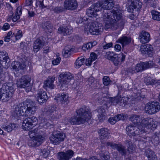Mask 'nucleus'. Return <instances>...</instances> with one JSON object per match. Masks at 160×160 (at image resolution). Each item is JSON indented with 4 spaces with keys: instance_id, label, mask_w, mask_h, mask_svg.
Returning a JSON list of instances; mask_svg holds the SVG:
<instances>
[{
    "instance_id": "40",
    "label": "nucleus",
    "mask_w": 160,
    "mask_h": 160,
    "mask_svg": "<svg viewBox=\"0 0 160 160\" xmlns=\"http://www.w3.org/2000/svg\"><path fill=\"white\" fill-rule=\"evenodd\" d=\"M86 13L88 17H92L96 15L97 12L91 6L87 9Z\"/></svg>"
},
{
    "instance_id": "25",
    "label": "nucleus",
    "mask_w": 160,
    "mask_h": 160,
    "mask_svg": "<svg viewBox=\"0 0 160 160\" xmlns=\"http://www.w3.org/2000/svg\"><path fill=\"white\" fill-rule=\"evenodd\" d=\"M60 80L63 81L64 82H66L69 83L71 80L73 78L72 75L69 72L62 73L60 75Z\"/></svg>"
},
{
    "instance_id": "27",
    "label": "nucleus",
    "mask_w": 160,
    "mask_h": 160,
    "mask_svg": "<svg viewBox=\"0 0 160 160\" xmlns=\"http://www.w3.org/2000/svg\"><path fill=\"white\" fill-rule=\"evenodd\" d=\"M108 131V130L107 128H104L101 129L98 131L102 143L103 142L102 141L103 139H107L109 138Z\"/></svg>"
},
{
    "instance_id": "57",
    "label": "nucleus",
    "mask_w": 160,
    "mask_h": 160,
    "mask_svg": "<svg viewBox=\"0 0 160 160\" xmlns=\"http://www.w3.org/2000/svg\"><path fill=\"white\" fill-rule=\"evenodd\" d=\"M116 116L118 119V121L120 120H124L126 118V115L124 114H119Z\"/></svg>"
},
{
    "instance_id": "23",
    "label": "nucleus",
    "mask_w": 160,
    "mask_h": 160,
    "mask_svg": "<svg viewBox=\"0 0 160 160\" xmlns=\"http://www.w3.org/2000/svg\"><path fill=\"white\" fill-rule=\"evenodd\" d=\"M142 5V2L140 0H132L131 3L129 7L130 9V11H129L132 12L134 9H139L141 8Z\"/></svg>"
},
{
    "instance_id": "19",
    "label": "nucleus",
    "mask_w": 160,
    "mask_h": 160,
    "mask_svg": "<svg viewBox=\"0 0 160 160\" xmlns=\"http://www.w3.org/2000/svg\"><path fill=\"white\" fill-rule=\"evenodd\" d=\"M0 61L5 62V65L3 66L5 68H8L10 65L9 62V58L7 53L6 52H0Z\"/></svg>"
},
{
    "instance_id": "60",
    "label": "nucleus",
    "mask_w": 160,
    "mask_h": 160,
    "mask_svg": "<svg viewBox=\"0 0 160 160\" xmlns=\"http://www.w3.org/2000/svg\"><path fill=\"white\" fill-rule=\"evenodd\" d=\"M54 10L56 12L59 13L62 12L63 10V8L61 7H57L54 8Z\"/></svg>"
},
{
    "instance_id": "4",
    "label": "nucleus",
    "mask_w": 160,
    "mask_h": 160,
    "mask_svg": "<svg viewBox=\"0 0 160 160\" xmlns=\"http://www.w3.org/2000/svg\"><path fill=\"white\" fill-rule=\"evenodd\" d=\"M103 27L102 24L95 22L91 23L88 26H86L85 31H89L92 35H98L100 34L103 32Z\"/></svg>"
},
{
    "instance_id": "54",
    "label": "nucleus",
    "mask_w": 160,
    "mask_h": 160,
    "mask_svg": "<svg viewBox=\"0 0 160 160\" xmlns=\"http://www.w3.org/2000/svg\"><path fill=\"white\" fill-rule=\"evenodd\" d=\"M92 45L89 42L83 45L82 47V50L84 51L89 49L92 48Z\"/></svg>"
},
{
    "instance_id": "33",
    "label": "nucleus",
    "mask_w": 160,
    "mask_h": 160,
    "mask_svg": "<svg viewBox=\"0 0 160 160\" xmlns=\"http://www.w3.org/2000/svg\"><path fill=\"white\" fill-rule=\"evenodd\" d=\"M113 11H114V9H113L112 11L106 10H104L102 13V18L103 19L105 20L109 21L111 16L113 14L112 13Z\"/></svg>"
},
{
    "instance_id": "13",
    "label": "nucleus",
    "mask_w": 160,
    "mask_h": 160,
    "mask_svg": "<svg viewBox=\"0 0 160 160\" xmlns=\"http://www.w3.org/2000/svg\"><path fill=\"white\" fill-rule=\"evenodd\" d=\"M74 152L71 150L65 152H60L58 153V158L59 160H69L73 156Z\"/></svg>"
},
{
    "instance_id": "5",
    "label": "nucleus",
    "mask_w": 160,
    "mask_h": 160,
    "mask_svg": "<svg viewBox=\"0 0 160 160\" xmlns=\"http://www.w3.org/2000/svg\"><path fill=\"white\" fill-rule=\"evenodd\" d=\"M155 122L152 118H148L142 120L141 124L139 126L140 129V132L142 133L147 132L148 129H152V128H155L157 125L155 124Z\"/></svg>"
},
{
    "instance_id": "9",
    "label": "nucleus",
    "mask_w": 160,
    "mask_h": 160,
    "mask_svg": "<svg viewBox=\"0 0 160 160\" xmlns=\"http://www.w3.org/2000/svg\"><path fill=\"white\" fill-rule=\"evenodd\" d=\"M65 136L64 133L57 131L53 133L50 137V140L52 143L54 144H58L60 142L64 141Z\"/></svg>"
},
{
    "instance_id": "63",
    "label": "nucleus",
    "mask_w": 160,
    "mask_h": 160,
    "mask_svg": "<svg viewBox=\"0 0 160 160\" xmlns=\"http://www.w3.org/2000/svg\"><path fill=\"white\" fill-rule=\"evenodd\" d=\"M141 140V141L140 142L141 143H146L150 140V138L149 137H146L145 138H142Z\"/></svg>"
},
{
    "instance_id": "32",
    "label": "nucleus",
    "mask_w": 160,
    "mask_h": 160,
    "mask_svg": "<svg viewBox=\"0 0 160 160\" xmlns=\"http://www.w3.org/2000/svg\"><path fill=\"white\" fill-rule=\"evenodd\" d=\"M42 28L47 33H51L53 31V27L49 22H45L42 24Z\"/></svg>"
},
{
    "instance_id": "17",
    "label": "nucleus",
    "mask_w": 160,
    "mask_h": 160,
    "mask_svg": "<svg viewBox=\"0 0 160 160\" xmlns=\"http://www.w3.org/2000/svg\"><path fill=\"white\" fill-rule=\"evenodd\" d=\"M140 129L138 128L134 127L132 125L128 126L126 128V130L128 132V134L130 136H134L140 134Z\"/></svg>"
},
{
    "instance_id": "46",
    "label": "nucleus",
    "mask_w": 160,
    "mask_h": 160,
    "mask_svg": "<svg viewBox=\"0 0 160 160\" xmlns=\"http://www.w3.org/2000/svg\"><path fill=\"white\" fill-rule=\"evenodd\" d=\"M95 11L97 12L102 8L101 5V2H98L91 6Z\"/></svg>"
},
{
    "instance_id": "22",
    "label": "nucleus",
    "mask_w": 160,
    "mask_h": 160,
    "mask_svg": "<svg viewBox=\"0 0 160 160\" xmlns=\"http://www.w3.org/2000/svg\"><path fill=\"white\" fill-rule=\"evenodd\" d=\"M45 42L42 39L38 38L35 41L33 45V51L34 52H37L41 48H42L44 45Z\"/></svg>"
},
{
    "instance_id": "12",
    "label": "nucleus",
    "mask_w": 160,
    "mask_h": 160,
    "mask_svg": "<svg viewBox=\"0 0 160 160\" xmlns=\"http://www.w3.org/2000/svg\"><path fill=\"white\" fill-rule=\"evenodd\" d=\"M44 139L43 137L41 135H38L33 138L29 139L28 142V144L30 147L38 146L42 143Z\"/></svg>"
},
{
    "instance_id": "45",
    "label": "nucleus",
    "mask_w": 160,
    "mask_h": 160,
    "mask_svg": "<svg viewBox=\"0 0 160 160\" xmlns=\"http://www.w3.org/2000/svg\"><path fill=\"white\" fill-rule=\"evenodd\" d=\"M115 10L116 12L114 14L115 15V19L117 20V22H119L120 21V22H123L122 20V13H119L117 10V11L116 10Z\"/></svg>"
},
{
    "instance_id": "64",
    "label": "nucleus",
    "mask_w": 160,
    "mask_h": 160,
    "mask_svg": "<svg viewBox=\"0 0 160 160\" xmlns=\"http://www.w3.org/2000/svg\"><path fill=\"white\" fill-rule=\"evenodd\" d=\"M98 56L94 52H92L90 54V59L92 61H94L97 58Z\"/></svg>"
},
{
    "instance_id": "43",
    "label": "nucleus",
    "mask_w": 160,
    "mask_h": 160,
    "mask_svg": "<svg viewBox=\"0 0 160 160\" xmlns=\"http://www.w3.org/2000/svg\"><path fill=\"white\" fill-rule=\"evenodd\" d=\"M57 108L54 106H51L48 108V109L46 111V113L48 116H49L50 115L57 112L58 111L56 110Z\"/></svg>"
},
{
    "instance_id": "37",
    "label": "nucleus",
    "mask_w": 160,
    "mask_h": 160,
    "mask_svg": "<svg viewBox=\"0 0 160 160\" xmlns=\"http://www.w3.org/2000/svg\"><path fill=\"white\" fill-rule=\"evenodd\" d=\"M145 153V155L148 158V160L149 159H152L156 157L154 152L149 148H148L146 150Z\"/></svg>"
},
{
    "instance_id": "39",
    "label": "nucleus",
    "mask_w": 160,
    "mask_h": 160,
    "mask_svg": "<svg viewBox=\"0 0 160 160\" xmlns=\"http://www.w3.org/2000/svg\"><path fill=\"white\" fill-rule=\"evenodd\" d=\"M72 48L69 46H66L62 51L63 56L65 58L69 57L71 54V50Z\"/></svg>"
},
{
    "instance_id": "44",
    "label": "nucleus",
    "mask_w": 160,
    "mask_h": 160,
    "mask_svg": "<svg viewBox=\"0 0 160 160\" xmlns=\"http://www.w3.org/2000/svg\"><path fill=\"white\" fill-rule=\"evenodd\" d=\"M146 83L147 85H153L157 82V80H154L150 77L147 78L145 80Z\"/></svg>"
},
{
    "instance_id": "3",
    "label": "nucleus",
    "mask_w": 160,
    "mask_h": 160,
    "mask_svg": "<svg viewBox=\"0 0 160 160\" xmlns=\"http://www.w3.org/2000/svg\"><path fill=\"white\" fill-rule=\"evenodd\" d=\"M14 86L12 82L2 85L1 90V100L2 102H7L11 98L15 91Z\"/></svg>"
},
{
    "instance_id": "61",
    "label": "nucleus",
    "mask_w": 160,
    "mask_h": 160,
    "mask_svg": "<svg viewBox=\"0 0 160 160\" xmlns=\"http://www.w3.org/2000/svg\"><path fill=\"white\" fill-rule=\"evenodd\" d=\"M137 73L135 68H130L127 70V74L129 75L130 74H132L134 73Z\"/></svg>"
},
{
    "instance_id": "8",
    "label": "nucleus",
    "mask_w": 160,
    "mask_h": 160,
    "mask_svg": "<svg viewBox=\"0 0 160 160\" xmlns=\"http://www.w3.org/2000/svg\"><path fill=\"white\" fill-rule=\"evenodd\" d=\"M37 120V118L34 116L26 118L22 123L23 129L24 130H29L31 129L35 126Z\"/></svg>"
},
{
    "instance_id": "50",
    "label": "nucleus",
    "mask_w": 160,
    "mask_h": 160,
    "mask_svg": "<svg viewBox=\"0 0 160 160\" xmlns=\"http://www.w3.org/2000/svg\"><path fill=\"white\" fill-rule=\"evenodd\" d=\"M103 84L105 85L108 86L109 85L111 82L108 76H104L102 79Z\"/></svg>"
},
{
    "instance_id": "42",
    "label": "nucleus",
    "mask_w": 160,
    "mask_h": 160,
    "mask_svg": "<svg viewBox=\"0 0 160 160\" xmlns=\"http://www.w3.org/2000/svg\"><path fill=\"white\" fill-rule=\"evenodd\" d=\"M84 60L85 59L83 58H78L75 63L76 68H79L81 65H82L84 62Z\"/></svg>"
},
{
    "instance_id": "62",
    "label": "nucleus",
    "mask_w": 160,
    "mask_h": 160,
    "mask_svg": "<svg viewBox=\"0 0 160 160\" xmlns=\"http://www.w3.org/2000/svg\"><path fill=\"white\" fill-rule=\"evenodd\" d=\"M106 58L108 60H111L113 56L112 53L110 52H108L106 53L105 55Z\"/></svg>"
},
{
    "instance_id": "29",
    "label": "nucleus",
    "mask_w": 160,
    "mask_h": 160,
    "mask_svg": "<svg viewBox=\"0 0 160 160\" xmlns=\"http://www.w3.org/2000/svg\"><path fill=\"white\" fill-rule=\"evenodd\" d=\"M115 149H116L122 156H125L127 150L125 146L121 144H116Z\"/></svg>"
},
{
    "instance_id": "56",
    "label": "nucleus",
    "mask_w": 160,
    "mask_h": 160,
    "mask_svg": "<svg viewBox=\"0 0 160 160\" xmlns=\"http://www.w3.org/2000/svg\"><path fill=\"white\" fill-rule=\"evenodd\" d=\"M118 120L116 116L112 118H110L108 119L109 122L112 124H114L118 121Z\"/></svg>"
},
{
    "instance_id": "35",
    "label": "nucleus",
    "mask_w": 160,
    "mask_h": 160,
    "mask_svg": "<svg viewBox=\"0 0 160 160\" xmlns=\"http://www.w3.org/2000/svg\"><path fill=\"white\" fill-rule=\"evenodd\" d=\"M22 36V31L21 30H18L17 33L15 34L14 33L11 37V40H12L14 42L17 40L19 39Z\"/></svg>"
},
{
    "instance_id": "48",
    "label": "nucleus",
    "mask_w": 160,
    "mask_h": 160,
    "mask_svg": "<svg viewBox=\"0 0 160 160\" xmlns=\"http://www.w3.org/2000/svg\"><path fill=\"white\" fill-rule=\"evenodd\" d=\"M60 116L58 112L57 111L48 116V118L51 120H56L58 119Z\"/></svg>"
},
{
    "instance_id": "31",
    "label": "nucleus",
    "mask_w": 160,
    "mask_h": 160,
    "mask_svg": "<svg viewBox=\"0 0 160 160\" xmlns=\"http://www.w3.org/2000/svg\"><path fill=\"white\" fill-rule=\"evenodd\" d=\"M97 112L98 113L97 116L99 119V121L103 122L106 118L105 109L103 108H100L98 109Z\"/></svg>"
},
{
    "instance_id": "28",
    "label": "nucleus",
    "mask_w": 160,
    "mask_h": 160,
    "mask_svg": "<svg viewBox=\"0 0 160 160\" xmlns=\"http://www.w3.org/2000/svg\"><path fill=\"white\" fill-rule=\"evenodd\" d=\"M131 40L132 39L130 37L124 36L120 38L117 42L122 44L123 47L125 45L129 44Z\"/></svg>"
},
{
    "instance_id": "2",
    "label": "nucleus",
    "mask_w": 160,
    "mask_h": 160,
    "mask_svg": "<svg viewBox=\"0 0 160 160\" xmlns=\"http://www.w3.org/2000/svg\"><path fill=\"white\" fill-rule=\"evenodd\" d=\"M77 115L70 118L68 122L72 125L83 124L88 122L91 117L90 110L88 107L83 106L76 111Z\"/></svg>"
},
{
    "instance_id": "49",
    "label": "nucleus",
    "mask_w": 160,
    "mask_h": 160,
    "mask_svg": "<svg viewBox=\"0 0 160 160\" xmlns=\"http://www.w3.org/2000/svg\"><path fill=\"white\" fill-rule=\"evenodd\" d=\"M119 57L118 55H114L112 58L111 60L115 66H117L119 63L120 59H119Z\"/></svg>"
},
{
    "instance_id": "14",
    "label": "nucleus",
    "mask_w": 160,
    "mask_h": 160,
    "mask_svg": "<svg viewBox=\"0 0 160 160\" xmlns=\"http://www.w3.org/2000/svg\"><path fill=\"white\" fill-rule=\"evenodd\" d=\"M72 28L71 26L62 25L58 29V33L63 36L69 35L72 33Z\"/></svg>"
},
{
    "instance_id": "34",
    "label": "nucleus",
    "mask_w": 160,
    "mask_h": 160,
    "mask_svg": "<svg viewBox=\"0 0 160 160\" xmlns=\"http://www.w3.org/2000/svg\"><path fill=\"white\" fill-rule=\"evenodd\" d=\"M22 10L21 6H19L17 8L15 15L12 18L13 22H15L20 18V16L22 13Z\"/></svg>"
},
{
    "instance_id": "53",
    "label": "nucleus",
    "mask_w": 160,
    "mask_h": 160,
    "mask_svg": "<svg viewBox=\"0 0 160 160\" xmlns=\"http://www.w3.org/2000/svg\"><path fill=\"white\" fill-rule=\"evenodd\" d=\"M49 153L48 150L46 149H43L41 150L40 155L43 158H46L49 155Z\"/></svg>"
},
{
    "instance_id": "58",
    "label": "nucleus",
    "mask_w": 160,
    "mask_h": 160,
    "mask_svg": "<svg viewBox=\"0 0 160 160\" xmlns=\"http://www.w3.org/2000/svg\"><path fill=\"white\" fill-rule=\"evenodd\" d=\"M2 128L8 132H10L12 131L10 124L7 126L2 125Z\"/></svg>"
},
{
    "instance_id": "20",
    "label": "nucleus",
    "mask_w": 160,
    "mask_h": 160,
    "mask_svg": "<svg viewBox=\"0 0 160 160\" xmlns=\"http://www.w3.org/2000/svg\"><path fill=\"white\" fill-rule=\"evenodd\" d=\"M57 97L58 100L62 104H67L69 102V97L68 94L62 93L57 95Z\"/></svg>"
},
{
    "instance_id": "52",
    "label": "nucleus",
    "mask_w": 160,
    "mask_h": 160,
    "mask_svg": "<svg viewBox=\"0 0 160 160\" xmlns=\"http://www.w3.org/2000/svg\"><path fill=\"white\" fill-rule=\"evenodd\" d=\"M61 86H60L61 89L62 91H64L66 90L68 88V84L69 83L65 82H64L63 81H61Z\"/></svg>"
},
{
    "instance_id": "16",
    "label": "nucleus",
    "mask_w": 160,
    "mask_h": 160,
    "mask_svg": "<svg viewBox=\"0 0 160 160\" xmlns=\"http://www.w3.org/2000/svg\"><path fill=\"white\" fill-rule=\"evenodd\" d=\"M64 6L66 9L72 10L77 8L78 3L76 0H65L64 2Z\"/></svg>"
},
{
    "instance_id": "36",
    "label": "nucleus",
    "mask_w": 160,
    "mask_h": 160,
    "mask_svg": "<svg viewBox=\"0 0 160 160\" xmlns=\"http://www.w3.org/2000/svg\"><path fill=\"white\" fill-rule=\"evenodd\" d=\"M159 134V133L155 132L152 136L151 141L155 146H157L160 143V139L158 136Z\"/></svg>"
},
{
    "instance_id": "15",
    "label": "nucleus",
    "mask_w": 160,
    "mask_h": 160,
    "mask_svg": "<svg viewBox=\"0 0 160 160\" xmlns=\"http://www.w3.org/2000/svg\"><path fill=\"white\" fill-rule=\"evenodd\" d=\"M37 96L38 102L40 104L46 102L48 98L46 92L41 89L38 91Z\"/></svg>"
},
{
    "instance_id": "55",
    "label": "nucleus",
    "mask_w": 160,
    "mask_h": 160,
    "mask_svg": "<svg viewBox=\"0 0 160 160\" xmlns=\"http://www.w3.org/2000/svg\"><path fill=\"white\" fill-rule=\"evenodd\" d=\"M101 158L103 160H108L110 158L109 153L106 151V153L101 155Z\"/></svg>"
},
{
    "instance_id": "1",
    "label": "nucleus",
    "mask_w": 160,
    "mask_h": 160,
    "mask_svg": "<svg viewBox=\"0 0 160 160\" xmlns=\"http://www.w3.org/2000/svg\"><path fill=\"white\" fill-rule=\"evenodd\" d=\"M37 109L35 102L30 99H27L24 102L15 108L12 114L15 118L19 119L21 116L28 117L34 114Z\"/></svg>"
},
{
    "instance_id": "38",
    "label": "nucleus",
    "mask_w": 160,
    "mask_h": 160,
    "mask_svg": "<svg viewBox=\"0 0 160 160\" xmlns=\"http://www.w3.org/2000/svg\"><path fill=\"white\" fill-rule=\"evenodd\" d=\"M129 120L133 123L137 124L140 122V115L136 114H132L130 117Z\"/></svg>"
},
{
    "instance_id": "30",
    "label": "nucleus",
    "mask_w": 160,
    "mask_h": 160,
    "mask_svg": "<svg viewBox=\"0 0 160 160\" xmlns=\"http://www.w3.org/2000/svg\"><path fill=\"white\" fill-rule=\"evenodd\" d=\"M55 77H53L48 78L44 82L43 87L49 88L51 89L54 88L55 86L53 83L55 81Z\"/></svg>"
},
{
    "instance_id": "18",
    "label": "nucleus",
    "mask_w": 160,
    "mask_h": 160,
    "mask_svg": "<svg viewBox=\"0 0 160 160\" xmlns=\"http://www.w3.org/2000/svg\"><path fill=\"white\" fill-rule=\"evenodd\" d=\"M139 38L141 42L145 43L149 41L150 39V35L148 32L142 31L139 33Z\"/></svg>"
},
{
    "instance_id": "47",
    "label": "nucleus",
    "mask_w": 160,
    "mask_h": 160,
    "mask_svg": "<svg viewBox=\"0 0 160 160\" xmlns=\"http://www.w3.org/2000/svg\"><path fill=\"white\" fill-rule=\"evenodd\" d=\"M119 95L114 98H111L109 99L110 102L114 105H116L119 103Z\"/></svg>"
},
{
    "instance_id": "26",
    "label": "nucleus",
    "mask_w": 160,
    "mask_h": 160,
    "mask_svg": "<svg viewBox=\"0 0 160 160\" xmlns=\"http://www.w3.org/2000/svg\"><path fill=\"white\" fill-rule=\"evenodd\" d=\"M26 65L24 63H21L20 62L14 61L12 62L11 67L15 71H18L20 70H23L25 68Z\"/></svg>"
},
{
    "instance_id": "41",
    "label": "nucleus",
    "mask_w": 160,
    "mask_h": 160,
    "mask_svg": "<svg viewBox=\"0 0 160 160\" xmlns=\"http://www.w3.org/2000/svg\"><path fill=\"white\" fill-rule=\"evenodd\" d=\"M152 18L157 21H160V12L155 10H152L151 12Z\"/></svg>"
},
{
    "instance_id": "7",
    "label": "nucleus",
    "mask_w": 160,
    "mask_h": 160,
    "mask_svg": "<svg viewBox=\"0 0 160 160\" xmlns=\"http://www.w3.org/2000/svg\"><path fill=\"white\" fill-rule=\"evenodd\" d=\"M145 109L147 113L152 114L160 111V104L158 102H149L146 104Z\"/></svg>"
},
{
    "instance_id": "59",
    "label": "nucleus",
    "mask_w": 160,
    "mask_h": 160,
    "mask_svg": "<svg viewBox=\"0 0 160 160\" xmlns=\"http://www.w3.org/2000/svg\"><path fill=\"white\" fill-rule=\"evenodd\" d=\"M10 28V25L8 23H5L2 28V29L4 31H5L9 29Z\"/></svg>"
},
{
    "instance_id": "51",
    "label": "nucleus",
    "mask_w": 160,
    "mask_h": 160,
    "mask_svg": "<svg viewBox=\"0 0 160 160\" xmlns=\"http://www.w3.org/2000/svg\"><path fill=\"white\" fill-rule=\"evenodd\" d=\"M32 0H26L25 5L23 7L24 9L28 10V7L30 6V7L31 6H32Z\"/></svg>"
},
{
    "instance_id": "6",
    "label": "nucleus",
    "mask_w": 160,
    "mask_h": 160,
    "mask_svg": "<svg viewBox=\"0 0 160 160\" xmlns=\"http://www.w3.org/2000/svg\"><path fill=\"white\" fill-rule=\"evenodd\" d=\"M113 14L111 16L108 23H106L105 24V28L106 29L110 28L113 30H115L119 28H121L124 25L123 22H120V21L119 22H117L114 14L116 12L115 11H113Z\"/></svg>"
},
{
    "instance_id": "24",
    "label": "nucleus",
    "mask_w": 160,
    "mask_h": 160,
    "mask_svg": "<svg viewBox=\"0 0 160 160\" xmlns=\"http://www.w3.org/2000/svg\"><path fill=\"white\" fill-rule=\"evenodd\" d=\"M140 48L141 52L143 54H150L153 51V48L152 45L149 44L142 46Z\"/></svg>"
},
{
    "instance_id": "10",
    "label": "nucleus",
    "mask_w": 160,
    "mask_h": 160,
    "mask_svg": "<svg viewBox=\"0 0 160 160\" xmlns=\"http://www.w3.org/2000/svg\"><path fill=\"white\" fill-rule=\"evenodd\" d=\"M154 63L152 61L144 62H141L137 63L135 66V69L137 72H141L148 68L152 67Z\"/></svg>"
},
{
    "instance_id": "21",
    "label": "nucleus",
    "mask_w": 160,
    "mask_h": 160,
    "mask_svg": "<svg viewBox=\"0 0 160 160\" xmlns=\"http://www.w3.org/2000/svg\"><path fill=\"white\" fill-rule=\"evenodd\" d=\"M101 5L102 8L106 10L112 9L114 6L113 0H102Z\"/></svg>"
},
{
    "instance_id": "11",
    "label": "nucleus",
    "mask_w": 160,
    "mask_h": 160,
    "mask_svg": "<svg viewBox=\"0 0 160 160\" xmlns=\"http://www.w3.org/2000/svg\"><path fill=\"white\" fill-rule=\"evenodd\" d=\"M31 79L28 75H24L17 82V86L20 88H25L29 86Z\"/></svg>"
}]
</instances>
